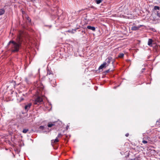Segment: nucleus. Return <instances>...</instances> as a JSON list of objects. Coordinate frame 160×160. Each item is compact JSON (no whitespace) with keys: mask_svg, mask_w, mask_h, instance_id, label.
Wrapping results in <instances>:
<instances>
[{"mask_svg":"<svg viewBox=\"0 0 160 160\" xmlns=\"http://www.w3.org/2000/svg\"><path fill=\"white\" fill-rule=\"evenodd\" d=\"M11 50L12 52H16L19 51V49L21 47L20 44H18L15 41L13 40H11L8 43V45L11 44Z\"/></svg>","mask_w":160,"mask_h":160,"instance_id":"f257e3e1","label":"nucleus"},{"mask_svg":"<svg viewBox=\"0 0 160 160\" xmlns=\"http://www.w3.org/2000/svg\"><path fill=\"white\" fill-rule=\"evenodd\" d=\"M43 101L42 98L40 97H38L37 98L35 99L34 102V104H39L41 102Z\"/></svg>","mask_w":160,"mask_h":160,"instance_id":"f03ea898","label":"nucleus"},{"mask_svg":"<svg viewBox=\"0 0 160 160\" xmlns=\"http://www.w3.org/2000/svg\"><path fill=\"white\" fill-rule=\"evenodd\" d=\"M59 124V123L58 121H56L52 122L49 123L48 124V127L49 128H51L53 126H55L56 127H58V124Z\"/></svg>","mask_w":160,"mask_h":160,"instance_id":"7ed1b4c3","label":"nucleus"},{"mask_svg":"<svg viewBox=\"0 0 160 160\" xmlns=\"http://www.w3.org/2000/svg\"><path fill=\"white\" fill-rule=\"evenodd\" d=\"M47 74L46 76L51 75V77H53V74L52 72L48 68H47Z\"/></svg>","mask_w":160,"mask_h":160,"instance_id":"20e7f679","label":"nucleus"},{"mask_svg":"<svg viewBox=\"0 0 160 160\" xmlns=\"http://www.w3.org/2000/svg\"><path fill=\"white\" fill-rule=\"evenodd\" d=\"M143 26V25H140L138 26H133L131 28V29L132 31H137L141 27Z\"/></svg>","mask_w":160,"mask_h":160,"instance_id":"39448f33","label":"nucleus"},{"mask_svg":"<svg viewBox=\"0 0 160 160\" xmlns=\"http://www.w3.org/2000/svg\"><path fill=\"white\" fill-rule=\"evenodd\" d=\"M106 61L107 62L106 63L107 64V66H108L111 61H112V63H113L114 60L112 59V58L111 57H109L106 59Z\"/></svg>","mask_w":160,"mask_h":160,"instance_id":"423d86ee","label":"nucleus"},{"mask_svg":"<svg viewBox=\"0 0 160 160\" xmlns=\"http://www.w3.org/2000/svg\"><path fill=\"white\" fill-rule=\"evenodd\" d=\"M16 42L18 44H20V46H21V44L22 43V40L21 39L20 37H18L16 39Z\"/></svg>","mask_w":160,"mask_h":160,"instance_id":"0eeeda50","label":"nucleus"},{"mask_svg":"<svg viewBox=\"0 0 160 160\" xmlns=\"http://www.w3.org/2000/svg\"><path fill=\"white\" fill-rule=\"evenodd\" d=\"M32 103H29L27 105H26L25 106V109L26 110L28 111V110L32 106Z\"/></svg>","mask_w":160,"mask_h":160,"instance_id":"6e6552de","label":"nucleus"},{"mask_svg":"<svg viewBox=\"0 0 160 160\" xmlns=\"http://www.w3.org/2000/svg\"><path fill=\"white\" fill-rule=\"evenodd\" d=\"M87 28L90 30H92L93 31H95L96 28L94 27L91 26H88L87 27Z\"/></svg>","mask_w":160,"mask_h":160,"instance_id":"1a4fd4ad","label":"nucleus"},{"mask_svg":"<svg viewBox=\"0 0 160 160\" xmlns=\"http://www.w3.org/2000/svg\"><path fill=\"white\" fill-rule=\"evenodd\" d=\"M50 82L51 84H52V85L54 87L56 84V81L55 79H52L51 81H50Z\"/></svg>","mask_w":160,"mask_h":160,"instance_id":"9d476101","label":"nucleus"},{"mask_svg":"<svg viewBox=\"0 0 160 160\" xmlns=\"http://www.w3.org/2000/svg\"><path fill=\"white\" fill-rule=\"evenodd\" d=\"M107 63L106 62H105L103 63L102 64L99 68L98 69L100 70L101 69H102L106 65Z\"/></svg>","mask_w":160,"mask_h":160,"instance_id":"9b49d317","label":"nucleus"},{"mask_svg":"<svg viewBox=\"0 0 160 160\" xmlns=\"http://www.w3.org/2000/svg\"><path fill=\"white\" fill-rule=\"evenodd\" d=\"M152 40L151 39H149L148 42V45L151 47L152 46Z\"/></svg>","mask_w":160,"mask_h":160,"instance_id":"f8f14e48","label":"nucleus"},{"mask_svg":"<svg viewBox=\"0 0 160 160\" xmlns=\"http://www.w3.org/2000/svg\"><path fill=\"white\" fill-rule=\"evenodd\" d=\"M58 141L59 140L58 139V138H56L54 140H51V142L52 144L53 143H56L58 142Z\"/></svg>","mask_w":160,"mask_h":160,"instance_id":"ddd939ff","label":"nucleus"},{"mask_svg":"<svg viewBox=\"0 0 160 160\" xmlns=\"http://www.w3.org/2000/svg\"><path fill=\"white\" fill-rule=\"evenodd\" d=\"M77 29H72V30H69L68 31V32L72 33H74L75 32H76Z\"/></svg>","mask_w":160,"mask_h":160,"instance_id":"4468645a","label":"nucleus"},{"mask_svg":"<svg viewBox=\"0 0 160 160\" xmlns=\"http://www.w3.org/2000/svg\"><path fill=\"white\" fill-rule=\"evenodd\" d=\"M5 12V11L3 9H0V15H3Z\"/></svg>","mask_w":160,"mask_h":160,"instance_id":"2eb2a0df","label":"nucleus"},{"mask_svg":"<svg viewBox=\"0 0 160 160\" xmlns=\"http://www.w3.org/2000/svg\"><path fill=\"white\" fill-rule=\"evenodd\" d=\"M29 78H28V77H26L25 78V82H26V83H28V84H29V83H30V81L29 80Z\"/></svg>","mask_w":160,"mask_h":160,"instance_id":"dca6fc26","label":"nucleus"},{"mask_svg":"<svg viewBox=\"0 0 160 160\" xmlns=\"http://www.w3.org/2000/svg\"><path fill=\"white\" fill-rule=\"evenodd\" d=\"M10 84L11 85H13L14 88H15L16 85V82L15 81H12L11 83Z\"/></svg>","mask_w":160,"mask_h":160,"instance_id":"f3484780","label":"nucleus"},{"mask_svg":"<svg viewBox=\"0 0 160 160\" xmlns=\"http://www.w3.org/2000/svg\"><path fill=\"white\" fill-rule=\"evenodd\" d=\"M102 0H95V2L97 4H100L102 2Z\"/></svg>","mask_w":160,"mask_h":160,"instance_id":"a211bd4d","label":"nucleus"},{"mask_svg":"<svg viewBox=\"0 0 160 160\" xmlns=\"http://www.w3.org/2000/svg\"><path fill=\"white\" fill-rule=\"evenodd\" d=\"M33 76V73L32 72L29 73L28 77V78H30Z\"/></svg>","mask_w":160,"mask_h":160,"instance_id":"6ab92c4d","label":"nucleus"},{"mask_svg":"<svg viewBox=\"0 0 160 160\" xmlns=\"http://www.w3.org/2000/svg\"><path fill=\"white\" fill-rule=\"evenodd\" d=\"M124 55V54H123V53H121L119 54L118 57L121 58L123 57Z\"/></svg>","mask_w":160,"mask_h":160,"instance_id":"aec40b11","label":"nucleus"},{"mask_svg":"<svg viewBox=\"0 0 160 160\" xmlns=\"http://www.w3.org/2000/svg\"><path fill=\"white\" fill-rule=\"evenodd\" d=\"M28 131V129H23V130L22 131V132L23 133H26Z\"/></svg>","mask_w":160,"mask_h":160,"instance_id":"412c9836","label":"nucleus"},{"mask_svg":"<svg viewBox=\"0 0 160 160\" xmlns=\"http://www.w3.org/2000/svg\"><path fill=\"white\" fill-rule=\"evenodd\" d=\"M153 9L154 10H159L160 7L158 6H155L154 7Z\"/></svg>","mask_w":160,"mask_h":160,"instance_id":"4be33fe9","label":"nucleus"},{"mask_svg":"<svg viewBox=\"0 0 160 160\" xmlns=\"http://www.w3.org/2000/svg\"><path fill=\"white\" fill-rule=\"evenodd\" d=\"M49 80L51 81L52 79V78L53 77H51V75L49 76H47Z\"/></svg>","mask_w":160,"mask_h":160,"instance_id":"5701e85b","label":"nucleus"},{"mask_svg":"<svg viewBox=\"0 0 160 160\" xmlns=\"http://www.w3.org/2000/svg\"><path fill=\"white\" fill-rule=\"evenodd\" d=\"M44 128V127L43 126H41L39 127V129L42 130H43Z\"/></svg>","mask_w":160,"mask_h":160,"instance_id":"b1692460","label":"nucleus"},{"mask_svg":"<svg viewBox=\"0 0 160 160\" xmlns=\"http://www.w3.org/2000/svg\"><path fill=\"white\" fill-rule=\"evenodd\" d=\"M26 18L28 20V22H30L31 21V19L28 17H27Z\"/></svg>","mask_w":160,"mask_h":160,"instance_id":"393cba45","label":"nucleus"},{"mask_svg":"<svg viewBox=\"0 0 160 160\" xmlns=\"http://www.w3.org/2000/svg\"><path fill=\"white\" fill-rule=\"evenodd\" d=\"M62 135L61 134V133H59L57 138H58L61 137Z\"/></svg>","mask_w":160,"mask_h":160,"instance_id":"a878e982","label":"nucleus"},{"mask_svg":"<svg viewBox=\"0 0 160 160\" xmlns=\"http://www.w3.org/2000/svg\"><path fill=\"white\" fill-rule=\"evenodd\" d=\"M147 141L145 140H143L142 141V142L144 144H146L147 143Z\"/></svg>","mask_w":160,"mask_h":160,"instance_id":"bb28decb","label":"nucleus"},{"mask_svg":"<svg viewBox=\"0 0 160 160\" xmlns=\"http://www.w3.org/2000/svg\"><path fill=\"white\" fill-rule=\"evenodd\" d=\"M81 32L82 33H85V30H82Z\"/></svg>","mask_w":160,"mask_h":160,"instance_id":"cd10ccee","label":"nucleus"},{"mask_svg":"<svg viewBox=\"0 0 160 160\" xmlns=\"http://www.w3.org/2000/svg\"><path fill=\"white\" fill-rule=\"evenodd\" d=\"M160 15V12L159 13H157L158 16L160 18V16H159Z\"/></svg>","mask_w":160,"mask_h":160,"instance_id":"c85d7f7f","label":"nucleus"},{"mask_svg":"<svg viewBox=\"0 0 160 160\" xmlns=\"http://www.w3.org/2000/svg\"><path fill=\"white\" fill-rule=\"evenodd\" d=\"M110 72V69H108L106 71V73H108Z\"/></svg>","mask_w":160,"mask_h":160,"instance_id":"c756f323","label":"nucleus"},{"mask_svg":"<svg viewBox=\"0 0 160 160\" xmlns=\"http://www.w3.org/2000/svg\"><path fill=\"white\" fill-rule=\"evenodd\" d=\"M125 136L126 137H128L129 136V133H127L126 134Z\"/></svg>","mask_w":160,"mask_h":160,"instance_id":"7c9ffc66","label":"nucleus"},{"mask_svg":"<svg viewBox=\"0 0 160 160\" xmlns=\"http://www.w3.org/2000/svg\"><path fill=\"white\" fill-rule=\"evenodd\" d=\"M68 127H69V126H67V127H66V129H68Z\"/></svg>","mask_w":160,"mask_h":160,"instance_id":"2f4dec72","label":"nucleus"},{"mask_svg":"<svg viewBox=\"0 0 160 160\" xmlns=\"http://www.w3.org/2000/svg\"><path fill=\"white\" fill-rule=\"evenodd\" d=\"M23 100V98H21V101H22Z\"/></svg>","mask_w":160,"mask_h":160,"instance_id":"473e14b6","label":"nucleus"},{"mask_svg":"<svg viewBox=\"0 0 160 160\" xmlns=\"http://www.w3.org/2000/svg\"><path fill=\"white\" fill-rule=\"evenodd\" d=\"M81 11V10H79V11H78V12H80Z\"/></svg>","mask_w":160,"mask_h":160,"instance_id":"72a5a7b5","label":"nucleus"},{"mask_svg":"<svg viewBox=\"0 0 160 160\" xmlns=\"http://www.w3.org/2000/svg\"><path fill=\"white\" fill-rule=\"evenodd\" d=\"M116 88V87H114V88Z\"/></svg>","mask_w":160,"mask_h":160,"instance_id":"f704fd0d","label":"nucleus"},{"mask_svg":"<svg viewBox=\"0 0 160 160\" xmlns=\"http://www.w3.org/2000/svg\"><path fill=\"white\" fill-rule=\"evenodd\" d=\"M145 69L144 68L142 69V70H144Z\"/></svg>","mask_w":160,"mask_h":160,"instance_id":"c9c22d12","label":"nucleus"},{"mask_svg":"<svg viewBox=\"0 0 160 160\" xmlns=\"http://www.w3.org/2000/svg\"><path fill=\"white\" fill-rule=\"evenodd\" d=\"M158 122H157V123Z\"/></svg>","mask_w":160,"mask_h":160,"instance_id":"e433bc0d","label":"nucleus"}]
</instances>
